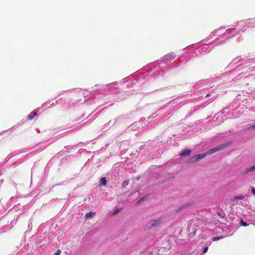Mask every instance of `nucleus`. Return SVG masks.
<instances>
[{
	"label": "nucleus",
	"mask_w": 255,
	"mask_h": 255,
	"mask_svg": "<svg viewBox=\"0 0 255 255\" xmlns=\"http://www.w3.org/2000/svg\"><path fill=\"white\" fill-rule=\"evenodd\" d=\"M95 215H96V213L95 212H90L89 213H87L86 214L85 217L87 219H88V218H91L93 216H94Z\"/></svg>",
	"instance_id": "nucleus-7"
},
{
	"label": "nucleus",
	"mask_w": 255,
	"mask_h": 255,
	"mask_svg": "<svg viewBox=\"0 0 255 255\" xmlns=\"http://www.w3.org/2000/svg\"><path fill=\"white\" fill-rule=\"evenodd\" d=\"M251 128H255V125L252 126Z\"/></svg>",
	"instance_id": "nucleus-23"
},
{
	"label": "nucleus",
	"mask_w": 255,
	"mask_h": 255,
	"mask_svg": "<svg viewBox=\"0 0 255 255\" xmlns=\"http://www.w3.org/2000/svg\"><path fill=\"white\" fill-rule=\"evenodd\" d=\"M234 198L240 199V200H243L245 199V196L243 195L236 196L234 197Z\"/></svg>",
	"instance_id": "nucleus-13"
},
{
	"label": "nucleus",
	"mask_w": 255,
	"mask_h": 255,
	"mask_svg": "<svg viewBox=\"0 0 255 255\" xmlns=\"http://www.w3.org/2000/svg\"><path fill=\"white\" fill-rule=\"evenodd\" d=\"M198 159H197V156L196 155H195L193 157H192L190 160H189V162H194L195 161H198Z\"/></svg>",
	"instance_id": "nucleus-9"
},
{
	"label": "nucleus",
	"mask_w": 255,
	"mask_h": 255,
	"mask_svg": "<svg viewBox=\"0 0 255 255\" xmlns=\"http://www.w3.org/2000/svg\"><path fill=\"white\" fill-rule=\"evenodd\" d=\"M210 97V94H207L206 96V98H208V97Z\"/></svg>",
	"instance_id": "nucleus-22"
},
{
	"label": "nucleus",
	"mask_w": 255,
	"mask_h": 255,
	"mask_svg": "<svg viewBox=\"0 0 255 255\" xmlns=\"http://www.w3.org/2000/svg\"><path fill=\"white\" fill-rule=\"evenodd\" d=\"M101 184L104 185V186H106L107 185V180L105 177H103L100 180Z\"/></svg>",
	"instance_id": "nucleus-8"
},
{
	"label": "nucleus",
	"mask_w": 255,
	"mask_h": 255,
	"mask_svg": "<svg viewBox=\"0 0 255 255\" xmlns=\"http://www.w3.org/2000/svg\"><path fill=\"white\" fill-rule=\"evenodd\" d=\"M252 192H253V194H255V188H253L252 189Z\"/></svg>",
	"instance_id": "nucleus-21"
},
{
	"label": "nucleus",
	"mask_w": 255,
	"mask_h": 255,
	"mask_svg": "<svg viewBox=\"0 0 255 255\" xmlns=\"http://www.w3.org/2000/svg\"><path fill=\"white\" fill-rule=\"evenodd\" d=\"M197 225L196 223H191L189 225L188 227V231L191 234L193 235H195L197 232Z\"/></svg>",
	"instance_id": "nucleus-2"
},
{
	"label": "nucleus",
	"mask_w": 255,
	"mask_h": 255,
	"mask_svg": "<svg viewBox=\"0 0 255 255\" xmlns=\"http://www.w3.org/2000/svg\"><path fill=\"white\" fill-rule=\"evenodd\" d=\"M128 183H129V181L128 180H125L123 183H122V187H126L127 186V185H128Z\"/></svg>",
	"instance_id": "nucleus-12"
},
{
	"label": "nucleus",
	"mask_w": 255,
	"mask_h": 255,
	"mask_svg": "<svg viewBox=\"0 0 255 255\" xmlns=\"http://www.w3.org/2000/svg\"><path fill=\"white\" fill-rule=\"evenodd\" d=\"M255 170V165L247 168L246 169H245L244 171L242 172V175H245L247 174L248 173Z\"/></svg>",
	"instance_id": "nucleus-4"
},
{
	"label": "nucleus",
	"mask_w": 255,
	"mask_h": 255,
	"mask_svg": "<svg viewBox=\"0 0 255 255\" xmlns=\"http://www.w3.org/2000/svg\"><path fill=\"white\" fill-rule=\"evenodd\" d=\"M208 250V248L207 247H205L203 249V253H206L207 252Z\"/></svg>",
	"instance_id": "nucleus-20"
},
{
	"label": "nucleus",
	"mask_w": 255,
	"mask_h": 255,
	"mask_svg": "<svg viewBox=\"0 0 255 255\" xmlns=\"http://www.w3.org/2000/svg\"><path fill=\"white\" fill-rule=\"evenodd\" d=\"M191 152V150L188 149H185L180 153V155L181 156H189Z\"/></svg>",
	"instance_id": "nucleus-5"
},
{
	"label": "nucleus",
	"mask_w": 255,
	"mask_h": 255,
	"mask_svg": "<svg viewBox=\"0 0 255 255\" xmlns=\"http://www.w3.org/2000/svg\"><path fill=\"white\" fill-rule=\"evenodd\" d=\"M137 180H139V177H137V179H136Z\"/></svg>",
	"instance_id": "nucleus-24"
},
{
	"label": "nucleus",
	"mask_w": 255,
	"mask_h": 255,
	"mask_svg": "<svg viewBox=\"0 0 255 255\" xmlns=\"http://www.w3.org/2000/svg\"><path fill=\"white\" fill-rule=\"evenodd\" d=\"M144 200V198H141L136 202V204H139L140 202Z\"/></svg>",
	"instance_id": "nucleus-17"
},
{
	"label": "nucleus",
	"mask_w": 255,
	"mask_h": 255,
	"mask_svg": "<svg viewBox=\"0 0 255 255\" xmlns=\"http://www.w3.org/2000/svg\"><path fill=\"white\" fill-rule=\"evenodd\" d=\"M226 146V145H221L216 147L215 148L209 149V151H208V153L209 154L214 153L216 152H217V151H220V150L223 149Z\"/></svg>",
	"instance_id": "nucleus-3"
},
{
	"label": "nucleus",
	"mask_w": 255,
	"mask_h": 255,
	"mask_svg": "<svg viewBox=\"0 0 255 255\" xmlns=\"http://www.w3.org/2000/svg\"><path fill=\"white\" fill-rule=\"evenodd\" d=\"M240 225L242 226H244V227H246V226H248V224H247V223L244 222L243 220H241V221H240Z\"/></svg>",
	"instance_id": "nucleus-14"
},
{
	"label": "nucleus",
	"mask_w": 255,
	"mask_h": 255,
	"mask_svg": "<svg viewBox=\"0 0 255 255\" xmlns=\"http://www.w3.org/2000/svg\"><path fill=\"white\" fill-rule=\"evenodd\" d=\"M37 116V114L36 112L33 111L31 112L28 116V119L29 120H32L34 117Z\"/></svg>",
	"instance_id": "nucleus-6"
},
{
	"label": "nucleus",
	"mask_w": 255,
	"mask_h": 255,
	"mask_svg": "<svg viewBox=\"0 0 255 255\" xmlns=\"http://www.w3.org/2000/svg\"><path fill=\"white\" fill-rule=\"evenodd\" d=\"M196 156H197L198 160H199L201 158H204L206 156V154L204 153H202V154H197V155H196Z\"/></svg>",
	"instance_id": "nucleus-11"
},
{
	"label": "nucleus",
	"mask_w": 255,
	"mask_h": 255,
	"mask_svg": "<svg viewBox=\"0 0 255 255\" xmlns=\"http://www.w3.org/2000/svg\"><path fill=\"white\" fill-rule=\"evenodd\" d=\"M217 214L220 217H222V218H224V217L225 214H222V213L219 212H218Z\"/></svg>",
	"instance_id": "nucleus-15"
},
{
	"label": "nucleus",
	"mask_w": 255,
	"mask_h": 255,
	"mask_svg": "<svg viewBox=\"0 0 255 255\" xmlns=\"http://www.w3.org/2000/svg\"><path fill=\"white\" fill-rule=\"evenodd\" d=\"M221 238L220 237H214L212 238V241H218L219 240H220Z\"/></svg>",
	"instance_id": "nucleus-16"
},
{
	"label": "nucleus",
	"mask_w": 255,
	"mask_h": 255,
	"mask_svg": "<svg viewBox=\"0 0 255 255\" xmlns=\"http://www.w3.org/2000/svg\"><path fill=\"white\" fill-rule=\"evenodd\" d=\"M61 251L60 250H58L57 252L55 253V255H59L61 254Z\"/></svg>",
	"instance_id": "nucleus-19"
},
{
	"label": "nucleus",
	"mask_w": 255,
	"mask_h": 255,
	"mask_svg": "<svg viewBox=\"0 0 255 255\" xmlns=\"http://www.w3.org/2000/svg\"><path fill=\"white\" fill-rule=\"evenodd\" d=\"M198 159H197V156L196 155H195L193 157H192L190 160H189V162H194L195 161H198Z\"/></svg>",
	"instance_id": "nucleus-10"
},
{
	"label": "nucleus",
	"mask_w": 255,
	"mask_h": 255,
	"mask_svg": "<svg viewBox=\"0 0 255 255\" xmlns=\"http://www.w3.org/2000/svg\"><path fill=\"white\" fill-rule=\"evenodd\" d=\"M121 210V209H117L113 213V215H116Z\"/></svg>",
	"instance_id": "nucleus-18"
},
{
	"label": "nucleus",
	"mask_w": 255,
	"mask_h": 255,
	"mask_svg": "<svg viewBox=\"0 0 255 255\" xmlns=\"http://www.w3.org/2000/svg\"><path fill=\"white\" fill-rule=\"evenodd\" d=\"M162 220L163 218L162 217H160L157 219L150 220L148 222L149 228H151L159 226L162 222Z\"/></svg>",
	"instance_id": "nucleus-1"
}]
</instances>
